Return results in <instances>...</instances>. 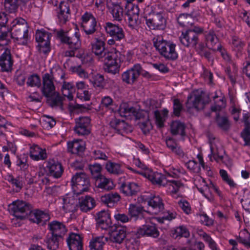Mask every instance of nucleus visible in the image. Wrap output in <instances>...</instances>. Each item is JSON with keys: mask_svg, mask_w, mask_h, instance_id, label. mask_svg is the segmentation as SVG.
<instances>
[{"mask_svg": "<svg viewBox=\"0 0 250 250\" xmlns=\"http://www.w3.org/2000/svg\"><path fill=\"white\" fill-rule=\"evenodd\" d=\"M167 175L166 176L167 178L168 177H171L173 178H177L180 176L181 174L184 172V170L179 167H170L167 169L165 170Z\"/></svg>", "mask_w": 250, "mask_h": 250, "instance_id": "nucleus-53", "label": "nucleus"}, {"mask_svg": "<svg viewBox=\"0 0 250 250\" xmlns=\"http://www.w3.org/2000/svg\"><path fill=\"white\" fill-rule=\"evenodd\" d=\"M204 103L201 99V95L198 91H194L188 97L186 106L188 110L191 109L199 110L203 108Z\"/></svg>", "mask_w": 250, "mask_h": 250, "instance_id": "nucleus-14", "label": "nucleus"}, {"mask_svg": "<svg viewBox=\"0 0 250 250\" xmlns=\"http://www.w3.org/2000/svg\"><path fill=\"white\" fill-rule=\"evenodd\" d=\"M19 0H5L4 7L10 13L15 12L18 6Z\"/></svg>", "mask_w": 250, "mask_h": 250, "instance_id": "nucleus-58", "label": "nucleus"}, {"mask_svg": "<svg viewBox=\"0 0 250 250\" xmlns=\"http://www.w3.org/2000/svg\"><path fill=\"white\" fill-rule=\"evenodd\" d=\"M9 207L13 216L21 220L24 219L30 212V205L22 200L13 201Z\"/></svg>", "mask_w": 250, "mask_h": 250, "instance_id": "nucleus-5", "label": "nucleus"}, {"mask_svg": "<svg viewBox=\"0 0 250 250\" xmlns=\"http://www.w3.org/2000/svg\"><path fill=\"white\" fill-rule=\"evenodd\" d=\"M206 45L209 49L216 50L217 48L215 45L218 42V39L214 33L213 31H209L206 36Z\"/></svg>", "mask_w": 250, "mask_h": 250, "instance_id": "nucleus-47", "label": "nucleus"}, {"mask_svg": "<svg viewBox=\"0 0 250 250\" xmlns=\"http://www.w3.org/2000/svg\"><path fill=\"white\" fill-rule=\"evenodd\" d=\"M96 184L98 188L109 190L115 187V184L112 179L106 178L104 176H101L96 180Z\"/></svg>", "mask_w": 250, "mask_h": 250, "instance_id": "nucleus-38", "label": "nucleus"}, {"mask_svg": "<svg viewBox=\"0 0 250 250\" xmlns=\"http://www.w3.org/2000/svg\"><path fill=\"white\" fill-rule=\"evenodd\" d=\"M243 120L246 127L241 133V136L245 142V145H250V128L248 126L250 124V114L248 112L244 113Z\"/></svg>", "mask_w": 250, "mask_h": 250, "instance_id": "nucleus-39", "label": "nucleus"}, {"mask_svg": "<svg viewBox=\"0 0 250 250\" xmlns=\"http://www.w3.org/2000/svg\"><path fill=\"white\" fill-rule=\"evenodd\" d=\"M121 197L120 195L116 192H111L105 194L101 197V202L110 208L113 207L117 205Z\"/></svg>", "mask_w": 250, "mask_h": 250, "instance_id": "nucleus-34", "label": "nucleus"}, {"mask_svg": "<svg viewBox=\"0 0 250 250\" xmlns=\"http://www.w3.org/2000/svg\"><path fill=\"white\" fill-rule=\"evenodd\" d=\"M148 74V72L142 69L140 64L136 63L122 74V79L126 83L132 84L135 83L140 75L146 76Z\"/></svg>", "mask_w": 250, "mask_h": 250, "instance_id": "nucleus-8", "label": "nucleus"}, {"mask_svg": "<svg viewBox=\"0 0 250 250\" xmlns=\"http://www.w3.org/2000/svg\"><path fill=\"white\" fill-rule=\"evenodd\" d=\"M78 200V206L83 211L86 212L93 208L95 206L94 199L89 196H82L79 198Z\"/></svg>", "mask_w": 250, "mask_h": 250, "instance_id": "nucleus-33", "label": "nucleus"}, {"mask_svg": "<svg viewBox=\"0 0 250 250\" xmlns=\"http://www.w3.org/2000/svg\"><path fill=\"white\" fill-rule=\"evenodd\" d=\"M120 190L126 195H133L139 191L140 188L135 183H127L122 185Z\"/></svg>", "mask_w": 250, "mask_h": 250, "instance_id": "nucleus-40", "label": "nucleus"}, {"mask_svg": "<svg viewBox=\"0 0 250 250\" xmlns=\"http://www.w3.org/2000/svg\"><path fill=\"white\" fill-rule=\"evenodd\" d=\"M154 45L159 53L166 60L174 61L178 57L176 50V44L170 41L158 37L154 41Z\"/></svg>", "mask_w": 250, "mask_h": 250, "instance_id": "nucleus-2", "label": "nucleus"}, {"mask_svg": "<svg viewBox=\"0 0 250 250\" xmlns=\"http://www.w3.org/2000/svg\"><path fill=\"white\" fill-rule=\"evenodd\" d=\"M29 156L34 161L43 160L47 158L46 150L38 145H32L29 148Z\"/></svg>", "mask_w": 250, "mask_h": 250, "instance_id": "nucleus-26", "label": "nucleus"}, {"mask_svg": "<svg viewBox=\"0 0 250 250\" xmlns=\"http://www.w3.org/2000/svg\"><path fill=\"white\" fill-rule=\"evenodd\" d=\"M126 235L125 228L118 227L110 233V239L113 242L120 244Z\"/></svg>", "mask_w": 250, "mask_h": 250, "instance_id": "nucleus-37", "label": "nucleus"}, {"mask_svg": "<svg viewBox=\"0 0 250 250\" xmlns=\"http://www.w3.org/2000/svg\"><path fill=\"white\" fill-rule=\"evenodd\" d=\"M157 217L151 218L149 220L146 221L145 224L141 226L137 230V234L139 236H150L157 238L160 232L157 228L155 222L157 221Z\"/></svg>", "mask_w": 250, "mask_h": 250, "instance_id": "nucleus-7", "label": "nucleus"}, {"mask_svg": "<svg viewBox=\"0 0 250 250\" xmlns=\"http://www.w3.org/2000/svg\"><path fill=\"white\" fill-rule=\"evenodd\" d=\"M41 122L43 126L46 128L53 127L56 125V121L54 119L49 116H43Z\"/></svg>", "mask_w": 250, "mask_h": 250, "instance_id": "nucleus-59", "label": "nucleus"}, {"mask_svg": "<svg viewBox=\"0 0 250 250\" xmlns=\"http://www.w3.org/2000/svg\"><path fill=\"white\" fill-rule=\"evenodd\" d=\"M198 234L203 238L204 240L208 244L209 247L212 250H219L217 247L216 244L210 236L202 230H199Z\"/></svg>", "mask_w": 250, "mask_h": 250, "instance_id": "nucleus-54", "label": "nucleus"}, {"mask_svg": "<svg viewBox=\"0 0 250 250\" xmlns=\"http://www.w3.org/2000/svg\"><path fill=\"white\" fill-rule=\"evenodd\" d=\"M179 40L180 42L184 46L193 48L198 42V37L193 31L187 30L182 32Z\"/></svg>", "mask_w": 250, "mask_h": 250, "instance_id": "nucleus-12", "label": "nucleus"}, {"mask_svg": "<svg viewBox=\"0 0 250 250\" xmlns=\"http://www.w3.org/2000/svg\"><path fill=\"white\" fill-rule=\"evenodd\" d=\"M170 235L175 239L182 237L188 238L189 236V232L186 226L182 225L172 229Z\"/></svg>", "mask_w": 250, "mask_h": 250, "instance_id": "nucleus-42", "label": "nucleus"}, {"mask_svg": "<svg viewBox=\"0 0 250 250\" xmlns=\"http://www.w3.org/2000/svg\"><path fill=\"white\" fill-rule=\"evenodd\" d=\"M199 191L209 201H212L213 199L211 192L212 191L215 192L217 194L222 197V193L218 187L212 182L210 181L208 184H206L203 187L200 188Z\"/></svg>", "mask_w": 250, "mask_h": 250, "instance_id": "nucleus-24", "label": "nucleus"}, {"mask_svg": "<svg viewBox=\"0 0 250 250\" xmlns=\"http://www.w3.org/2000/svg\"><path fill=\"white\" fill-rule=\"evenodd\" d=\"M162 10L153 11L151 19H146V24L150 29H164L166 26V21L163 16Z\"/></svg>", "mask_w": 250, "mask_h": 250, "instance_id": "nucleus-9", "label": "nucleus"}, {"mask_svg": "<svg viewBox=\"0 0 250 250\" xmlns=\"http://www.w3.org/2000/svg\"><path fill=\"white\" fill-rule=\"evenodd\" d=\"M144 208L141 206L130 204L128 208V215L130 220L136 221L143 217Z\"/></svg>", "mask_w": 250, "mask_h": 250, "instance_id": "nucleus-35", "label": "nucleus"}, {"mask_svg": "<svg viewBox=\"0 0 250 250\" xmlns=\"http://www.w3.org/2000/svg\"><path fill=\"white\" fill-rule=\"evenodd\" d=\"M70 17V9L69 3L65 1H62L59 4L58 11V18L60 23H65Z\"/></svg>", "mask_w": 250, "mask_h": 250, "instance_id": "nucleus-27", "label": "nucleus"}, {"mask_svg": "<svg viewBox=\"0 0 250 250\" xmlns=\"http://www.w3.org/2000/svg\"><path fill=\"white\" fill-rule=\"evenodd\" d=\"M89 169L92 175L95 180L98 178L100 176H102L101 174L102 170V167L101 165L96 163L91 165L89 166Z\"/></svg>", "mask_w": 250, "mask_h": 250, "instance_id": "nucleus-62", "label": "nucleus"}, {"mask_svg": "<svg viewBox=\"0 0 250 250\" xmlns=\"http://www.w3.org/2000/svg\"><path fill=\"white\" fill-rule=\"evenodd\" d=\"M104 41V37L102 36L99 38H96L95 42L91 44L92 52L99 59H102L106 55Z\"/></svg>", "mask_w": 250, "mask_h": 250, "instance_id": "nucleus-22", "label": "nucleus"}, {"mask_svg": "<svg viewBox=\"0 0 250 250\" xmlns=\"http://www.w3.org/2000/svg\"><path fill=\"white\" fill-rule=\"evenodd\" d=\"M8 31L11 32V37L14 42L21 45L27 44L30 37L27 22L22 18H16L11 22Z\"/></svg>", "mask_w": 250, "mask_h": 250, "instance_id": "nucleus-1", "label": "nucleus"}, {"mask_svg": "<svg viewBox=\"0 0 250 250\" xmlns=\"http://www.w3.org/2000/svg\"><path fill=\"white\" fill-rule=\"evenodd\" d=\"M49 229L52 235L61 238L65 234L67 230L63 223L57 221H53L49 223Z\"/></svg>", "mask_w": 250, "mask_h": 250, "instance_id": "nucleus-32", "label": "nucleus"}, {"mask_svg": "<svg viewBox=\"0 0 250 250\" xmlns=\"http://www.w3.org/2000/svg\"><path fill=\"white\" fill-rule=\"evenodd\" d=\"M65 39L66 42L70 46L72 50L66 51L65 52V56L69 57L73 56L75 54L73 49H77L80 45L79 38L78 36H76L74 38H72L66 37Z\"/></svg>", "mask_w": 250, "mask_h": 250, "instance_id": "nucleus-44", "label": "nucleus"}, {"mask_svg": "<svg viewBox=\"0 0 250 250\" xmlns=\"http://www.w3.org/2000/svg\"><path fill=\"white\" fill-rule=\"evenodd\" d=\"M105 32L110 36L114 38L116 41H120L125 37L123 29L118 25L108 22L104 25Z\"/></svg>", "mask_w": 250, "mask_h": 250, "instance_id": "nucleus-15", "label": "nucleus"}, {"mask_svg": "<svg viewBox=\"0 0 250 250\" xmlns=\"http://www.w3.org/2000/svg\"><path fill=\"white\" fill-rule=\"evenodd\" d=\"M78 195L72 191L62 197V208L65 212H72L76 209L78 207Z\"/></svg>", "mask_w": 250, "mask_h": 250, "instance_id": "nucleus-11", "label": "nucleus"}, {"mask_svg": "<svg viewBox=\"0 0 250 250\" xmlns=\"http://www.w3.org/2000/svg\"><path fill=\"white\" fill-rule=\"evenodd\" d=\"M66 242L69 250H82L83 249L82 237L79 234L70 233Z\"/></svg>", "mask_w": 250, "mask_h": 250, "instance_id": "nucleus-25", "label": "nucleus"}, {"mask_svg": "<svg viewBox=\"0 0 250 250\" xmlns=\"http://www.w3.org/2000/svg\"><path fill=\"white\" fill-rule=\"evenodd\" d=\"M45 170L48 174L55 177H60L63 172L61 164L54 159H49L46 162Z\"/></svg>", "mask_w": 250, "mask_h": 250, "instance_id": "nucleus-18", "label": "nucleus"}, {"mask_svg": "<svg viewBox=\"0 0 250 250\" xmlns=\"http://www.w3.org/2000/svg\"><path fill=\"white\" fill-rule=\"evenodd\" d=\"M67 148L68 151L71 153L80 154L84 151L85 148V144L82 140H74L67 143Z\"/></svg>", "mask_w": 250, "mask_h": 250, "instance_id": "nucleus-30", "label": "nucleus"}, {"mask_svg": "<svg viewBox=\"0 0 250 250\" xmlns=\"http://www.w3.org/2000/svg\"><path fill=\"white\" fill-rule=\"evenodd\" d=\"M185 125L177 121H173L171 124V131L173 134H180L181 136L184 135Z\"/></svg>", "mask_w": 250, "mask_h": 250, "instance_id": "nucleus-48", "label": "nucleus"}, {"mask_svg": "<svg viewBox=\"0 0 250 250\" xmlns=\"http://www.w3.org/2000/svg\"><path fill=\"white\" fill-rule=\"evenodd\" d=\"M29 217L32 222L42 225L49 220V216L47 213L39 210L30 212Z\"/></svg>", "mask_w": 250, "mask_h": 250, "instance_id": "nucleus-29", "label": "nucleus"}, {"mask_svg": "<svg viewBox=\"0 0 250 250\" xmlns=\"http://www.w3.org/2000/svg\"><path fill=\"white\" fill-rule=\"evenodd\" d=\"M210 153L208 157L210 161L214 160L219 162L222 160L225 152L218 141L214 140L210 142Z\"/></svg>", "mask_w": 250, "mask_h": 250, "instance_id": "nucleus-13", "label": "nucleus"}, {"mask_svg": "<svg viewBox=\"0 0 250 250\" xmlns=\"http://www.w3.org/2000/svg\"><path fill=\"white\" fill-rule=\"evenodd\" d=\"M177 214L173 211L166 212L162 217H157V221L160 223H163L165 220L171 221L176 217Z\"/></svg>", "mask_w": 250, "mask_h": 250, "instance_id": "nucleus-61", "label": "nucleus"}, {"mask_svg": "<svg viewBox=\"0 0 250 250\" xmlns=\"http://www.w3.org/2000/svg\"><path fill=\"white\" fill-rule=\"evenodd\" d=\"M112 225L109 211L103 210L97 213V227L102 229H107Z\"/></svg>", "mask_w": 250, "mask_h": 250, "instance_id": "nucleus-17", "label": "nucleus"}, {"mask_svg": "<svg viewBox=\"0 0 250 250\" xmlns=\"http://www.w3.org/2000/svg\"><path fill=\"white\" fill-rule=\"evenodd\" d=\"M118 112L120 116L127 119H131L133 117L137 119L140 117L136 109L125 103L120 104Z\"/></svg>", "mask_w": 250, "mask_h": 250, "instance_id": "nucleus-21", "label": "nucleus"}, {"mask_svg": "<svg viewBox=\"0 0 250 250\" xmlns=\"http://www.w3.org/2000/svg\"><path fill=\"white\" fill-rule=\"evenodd\" d=\"M215 105L211 107V110L214 111L220 110L226 106V101L224 97L218 96L213 97Z\"/></svg>", "mask_w": 250, "mask_h": 250, "instance_id": "nucleus-57", "label": "nucleus"}, {"mask_svg": "<svg viewBox=\"0 0 250 250\" xmlns=\"http://www.w3.org/2000/svg\"><path fill=\"white\" fill-rule=\"evenodd\" d=\"M35 38L39 51L44 54H48L50 51L51 34L43 29L38 30Z\"/></svg>", "mask_w": 250, "mask_h": 250, "instance_id": "nucleus-6", "label": "nucleus"}, {"mask_svg": "<svg viewBox=\"0 0 250 250\" xmlns=\"http://www.w3.org/2000/svg\"><path fill=\"white\" fill-rule=\"evenodd\" d=\"M148 206L147 212L152 214H158L164 208L162 200L159 196L150 195L149 200H148Z\"/></svg>", "mask_w": 250, "mask_h": 250, "instance_id": "nucleus-20", "label": "nucleus"}, {"mask_svg": "<svg viewBox=\"0 0 250 250\" xmlns=\"http://www.w3.org/2000/svg\"><path fill=\"white\" fill-rule=\"evenodd\" d=\"M89 82L95 87L103 88L104 86L105 83L104 76L99 74L94 75L89 79Z\"/></svg>", "mask_w": 250, "mask_h": 250, "instance_id": "nucleus-50", "label": "nucleus"}, {"mask_svg": "<svg viewBox=\"0 0 250 250\" xmlns=\"http://www.w3.org/2000/svg\"><path fill=\"white\" fill-rule=\"evenodd\" d=\"M183 186L179 181L167 179V184L165 187L167 188V191L173 197L177 198L180 196L179 190Z\"/></svg>", "mask_w": 250, "mask_h": 250, "instance_id": "nucleus-28", "label": "nucleus"}, {"mask_svg": "<svg viewBox=\"0 0 250 250\" xmlns=\"http://www.w3.org/2000/svg\"><path fill=\"white\" fill-rule=\"evenodd\" d=\"M26 84L28 86L39 88L41 86V78L37 74L30 75L27 79Z\"/></svg>", "mask_w": 250, "mask_h": 250, "instance_id": "nucleus-51", "label": "nucleus"}, {"mask_svg": "<svg viewBox=\"0 0 250 250\" xmlns=\"http://www.w3.org/2000/svg\"><path fill=\"white\" fill-rule=\"evenodd\" d=\"M96 23V20L93 21L92 20H90L89 22H84L83 24L81 25V26L87 35H90L95 31Z\"/></svg>", "mask_w": 250, "mask_h": 250, "instance_id": "nucleus-55", "label": "nucleus"}, {"mask_svg": "<svg viewBox=\"0 0 250 250\" xmlns=\"http://www.w3.org/2000/svg\"><path fill=\"white\" fill-rule=\"evenodd\" d=\"M13 62L11 59L10 51L5 50L0 58V66L3 71H9L11 70Z\"/></svg>", "mask_w": 250, "mask_h": 250, "instance_id": "nucleus-36", "label": "nucleus"}, {"mask_svg": "<svg viewBox=\"0 0 250 250\" xmlns=\"http://www.w3.org/2000/svg\"><path fill=\"white\" fill-rule=\"evenodd\" d=\"M60 237L54 235H51L46 240L47 246L50 250H56L59 246V239Z\"/></svg>", "mask_w": 250, "mask_h": 250, "instance_id": "nucleus-56", "label": "nucleus"}, {"mask_svg": "<svg viewBox=\"0 0 250 250\" xmlns=\"http://www.w3.org/2000/svg\"><path fill=\"white\" fill-rule=\"evenodd\" d=\"M139 173L147 178L154 185L165 187L167 184V177L161 173L153 171L149 168H146L145 171Z\"/></svg>", "mask_w": 250, "mask_h": 250, "instance_id": "nucleus-10", "label": "nucleus"}, {"mask_svg": "<svg viewBox=\"0 0 250 250\" xmlns=\"http://www.w3.org/2000/svg\"><path fill=\"white\" fill-rule=\"evenodd\" d=\"M105 168L108 172L114 174H120L124 171L122 165L112 162H108L105 166Z\"/></svg>", "mask_w": 250, "mask_h": 250, "instance_id": "nucleus-46", "label": "nucleus"}, {"mask_svg": "<svg viewBox=\"0 0 250 250\" xmlns=\"http://www.w3.org/2000/svg\"><path fill=\"white\" fill-rule=\"evenodd\" d=\"M120 0H107V6L114 19L120 21L123 17V8L120 5Z\"/></svg>", "mask_w": 250, "mask_h": 250, "instance_id": "nucleus-16", "label": "nucleus"}, {"mask_svg": "<svg viewBox=\"0 0 250 250\" xmlns=\"http://www.w3.org/2000/svg\"><path fill=\"white\" fill-rule=\"evenodd\" d=\"M61 90L64 96L66 97L69 101L73 100L75 92V87L73 83L64 82Z\"/></svg>", "mask_w": 250, "mask_h": 250, "instance_id": "nucleus-41", "label": "nucleus"}, {"mask_svg": "<svg viewBox=\"0 0 250 250\" xmlns=\"http://www.w3.org/2000/svg\"><path fill=\"white\" fill-rule=\"evenodd\" d=\"M42 92L45 97H49L55 90L53 77L51 74L46 73L42 77Z\"/></svg>", "mask_w": 250, "mask_h": 250, "instance_id": "nucleus-23", "label": "nucleus"}, {"mask_svg": "<svg viewBox=\"0 0 250 250\" xmlns=\"http://www.w3.org/2000/svg\"><path fill=\"white\" fill-rule=\"evenodd\" d=\"M73 192L78 195L88 190L90 182L87 176L83 173L76 174L71 180Z\"/></svg>", "mask_w": 250, "mask_h": 250, "instance_id": "nucleus-4", "label": "nucleus"}, {"mask_svg": "<svg viewBox=\"0 0 250 250\" xmlns=\"http://www.w3.org/2000/svg\"><path fill=\"white\" fill-rule=\"evenodd\" d=\"M124 57L118 51L108 53L104 59L105 70L113 74L118 73L121 64L124 61Z\"/></svg>", "mask_w": 250, "mask_h": 250, "instance_id": "nucleus-3", "label": "nucleus"}, {"mask_svg": "<svg viewBox=\"0 0 250 250\" xmlns=\"http://www.w3.org/2000/svg\"><path fill=\"white\" fill-rule=\"evenodd\" d=\"M106 241V238L103 236L93 237L89 242V247L91 250H102Z\"/></svg>", "mask_w": 250, "mask_h": 250, "instance_id": "nucleus-43", "label": "nucleus"}, {"mask_svg": "<svg viewBox=\"0 0 250 250\" xmlns=\"http://www.w3.org/2000/svg\"><path fill=\"white\" fill-rule=\"evenodd\" d=\"M127 16L128 17V24L130 27L134 28L140 23L139 15Z\"/></svg>", "mask_w": 250, "mask_h": 250, "instance_id": "nucleus-64", "label": "nucleus"}, {"mask_svg": "<svg viewBox=\"0 0 250 250\" xmlns=\"http://www.w3.org/2000/svg\"><path fill=\"white\" fill-rule=\"evenodd\" d=\"M10 42L9 36L8 32L5 30H3L2 28H0V46H5L7 45Z\"/></svg>", "mask_w": 250, "mask_h": 250, "instance_id": "nucleus-63", "label": "nucleus"}, {"mask_svg": "<svg viewBox=\"0 0 250 250\" xmlns=\"http://www.w3.org/2000/svg\"><path fill=\"white\" fill-rule=\"evenodd\" d=\"M154 113L157 125L159 127L163 126L167 116L168 110L166 109L162 110H155Z\"/></svg>", "mask_w": 250, "mask_h": 250, "instance_id": "nucleus-45", "label": "nucleus"}, {"mask_svg": "<svg viewBox=\"0 0 250 250\" xmlns=\"http://www.w3.org/2000/svg\"><path fill=\"white\" fill-rule=\"evenodd\" d=\"M114 217L115 220L118 223H126L131 221L129 216L125 213L120 212L118 210L115 212Z\"/></svg>", "mask_w": 250, "mask_h": 250, "instance_id": "nucleus-60", "label": "nucleus"}, {"mask_svg": "<svg viewBox=\"0 0 250 250\" xmlns=\"http://www.w3.org/2000/svg\"><path fill=\"white\" fill-rule=\"evenodd\" d=\"M219 173L223 181L227 184L230 188H232L236 187V184L229 175L227 171L224 169H220Z\"/></svg>", "mask_w": 250, "mask_h": 250, "instance_id": "nucleus-52", "label": "nucleus"}, {"mask_svg": "<svg viewBox=\"0 0 250 250\" xmlns=\"http://www.w3.org/2000/svg\"><path fill=\"white\" fill-rule=\"evenodd\" d=\"M237 239L245 247L250 248V234L246 229L242 230Z\"/></svg>", "mask_w": 250, "mask_h": 250, "instance_id": "nucleus-49", "label": "nucleus"}, {"mask_svg": "<svg viewBox=\"0 0 250 250\" xmlns=\"http://www.w3.org/2000/svg\"><path fill=\"white\" fill-rule=\"evenodd\" d=\"M90 119L87 117H81L75 119V131L80 135H87L89 133Z\"/></svg>", "mask_w": 250, "mask_h": 250, "instance_id": "nucleus-19", "label": "nucleus"}, {"mask_svg": "<svg viewBox=\"0 0 250 250\" xmlns=\"http://www.w3.org/2000/svg\"><path fill=\"white\" fill-rule=\"evenodd\" d=\"M110 126L114 128L119 134L123 135L131 131V127L124 121L117 119H114L110 122Z\"/></svg>", "mask_w": 250, "mask_h": 250, "instance_id": "nucleus-31", "label": "nucleus"}]
</instances>
